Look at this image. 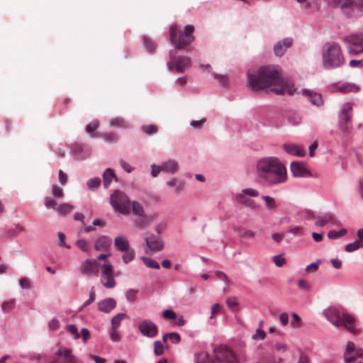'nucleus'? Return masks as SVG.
Instances as JSON below:
<instances>
[{
    "label": "nucleus",
    "instance_id": "obj_11",
    "mask_svg": "<svg viewBox=\"0 0 363 363\" xmlns=\"http://www.w3.org/2000/svg\"><path fill=\"white\" fill-rule=\"evenodd\" d=\"M341 10L347 17L359 16L363 11V0H345Z\"/></svg>",
    "mask_w": 363,
    "mask_h": 363
},
{
    "label": "nucleus",
    "instance_id": "obj_44",
    "mask_svg": "<svg viewBox=\"0 0 363 363\" xmlns=\"http://www.w3.org/2000/svg\"><path fill=\"white\" fill-rule=\"evenodd\" d=\"M15 306V301L14 300H11L8 301H4L1 305V310L5 312H9L11 311Z\"/></svg>",
    "mask_w": 363,
    "mask_h": 363
},
{
    "label": "nucleus",
    "instance_id": "obj_6",
    "mask_svg": "<svg viewBox=\"0 0 363 363\" xmlns=\"http://www.w3.org/2000/svg\"><path fill=\"white\" fill-rule=\"evenodd\" d=\"M213 358L216 363H241L238 354L224 344L213 349Z\"/></svg>",
    "mask_w": 363,
    "mask_h": 363
},
{
    "label": "nucleus",
    "instance_id": "obj_52",
    "mask_svg": "<svg viewBox=\"0 0 363 363\" xmlns=\"http://www.w3.org/2000/svg\"><path fill=\"white\" fill-rule=\"evenodd\" d=\"M52 194L57 199H61L63 196L64 192L62 189L57 185H53L52 187Z\"/></svg>",
    "mask_w": 363,
    "mask_h": 363
},
{
    "label": "nucleus",
    "instance_id": "obj_4",
    "mask_svg": "<svg viewBox=\"0 0 363 363\" xmlns=\"http://www.w3.org/2000/svg\"><path fill=\"white\" fill-rule=\"evenodd\" d=\"M323 66L325 69H334L345 63V58L340 45L335 42L327 43L322 52Z\"/></svg>",
    "mask_w": 363,
    "mask_h": 363
},
{
    "label": "nucleus",
    "instance_id": "obj_25",
    "mask_svg": "<svg viewBox=\"0 0 363 363\" xmlns=\"http://www.w3.org/2000/svg\"><path fill=\"white\" fill-rule=\"evenodd\" d=\"M162 172L166 173L174 174L177 172L178 164L175 160H167L162 164Z\"/></svg>",
    "mask_w": 363,
    "mask_h": 363
},
{
    "label": "nucleus",
    "instance_id": "obj_41",
    "mask_svg": "<svg viewBox=\"0 0 363 363\" xmlns=\"http://www.w3.org/2000/svg\"><path fill=\"white\" fill-rule=\"evenodd\" d=\"M154 353L155 355H162L164 354V345L160 341L154 342Z\"/></svg>",
    "mask_w": 363,
    "mask_h": 363
},
{
    "label": "nucleus",
    "instance_id": "obj_19",
    "mask_svg": "<svg viewBox=\"0 0 363 363\" xmlns=\"http://www.w3.org/2000/svg\"><path fill=\"white\" fill-rule=\"evenodd\" d=\"M116 305V301L113 298H106L97 303L98 310L105 313H109Z\"/></svg>",
    "mask_w": 363,
    "mask_h": 363
},
{
    "label": "nucleus",
    "instance_id": "obj_51",
    "mask_svg": "<svg viewBox=\"0 0 363 363\" xmlns=\"http://www.w3.org/2000/svg\"><path fill=\"white\" fill-rule=\"evenodd\" d=\"M320 262V260H317L316 262L307 265L305 269L306 272L308 273L315 272L318 269Z\"/></svg>",
    "mask_w": 363,
    "mask_h": 363
},
{
    "label": "nucleus",
    "instance_id": "obj_10",
    "mask_svg": "<svg viewBox=\"0 0 363 363\" xmlns=\"http://www.w3.org/2000/svg\"><path fill=\"white\" fill-rule=\"evenodd\" d=\"M177 50H171L169 51V57L172 61L167 62V67L169 70H172L173 66L179 73H183L186 69L191 66V60L189 57L181 56L176 57Z\"/></svg>",
    "mask_w": 363,
    "mask_h": 363
},
{
    "label": "nucleus",
    "instance_id": "obj_17",
    "mask_svg": "<svg viewBox=\"0 0 363 363\" xmlns=\"http://www.w3.org/2000/svg\"><path fill=\"white\" fill-rule=\"evenodd\" d=\"M293 44V39L291 38H285L281 40L277 41L274 47L273 51L276 56H283L288 48H289Z\"/></svg>",
    "mask_w": 363,
    "mask_h": 363
},
{
    "label": "nucleus",
    "instance_id": "obj_54",
    "mask_svg": "<svg viewBox=\"0 0 363 363\" xmlns=\"http://www.w3.org/2000/svg\"><path fill=\"white\" fill-rule=\"evenodd\" d=\"M292 318H294V321L291 323V326L294 328L301 327L302 325V320L299 315L296 313H293Z\"/></svg>",
    "mask_w": 363,
    "mask_h": 363
},
{
    "label": "nucleus",
    "instance_id": "obj_14",
    "mask_svg": "<svg viewBox=\"0 0 363 363\" xmlns=\"http://www.w3.org/2000/svg\"><path fill=\"white\" fill-rule=\"evenodd\" d=\"M77 357L71 350L67 347H60L55 353V357L51 363H77Z\"/></svg>",
    "mask_w": 363,
    "mask_h": 363
},
{
    "label": "nucleus",
    "instance_id": "obj_27",
    "mask_svg": "<svg viewBox=\"0 0 363 363\" xmlns=\"http://www.w3.org/2000/svg\"><path fill=\"white\" fill-rule=\"evenodd\" d=\"M167 185L174 188L177 193H180L184 190L185 183L183 181L177 179H172L167 182Z\"/></svg>",
    "mask_w": 363,
    "mask_h": 363
},
{
    "label": "nucleus",
    "instance_id": "obj_12",
    "mask_svg": "<svg viewBox=\"0 0 363 363\" xmlns=\"http://www.w3.org/2000/svg\"><path fill=\"white\" fill-rule=\"evenodd\" d=\"M101 282L106 289H113L116 286V281L113 274V267L110 264H104L101 267Z\"/></svg>",
    "mask_w": 363,
    "mask_h": 363
},
{
    "label": "nucleus",
    "instance_id": "obj_38",
    "mask_svg": "<svg viewBox=\"0 0 363 363\" xmlns=\"http://www.w3.org/2000/svg\"><path fill=\"white\" fill-rule=\"evenodd\" d=\"M287 121L289 124L297 126L301 123L302 118L298 114H291L289 116Z\"/></svg>",
    "mask_w": 363,
    "mask_h": 363
},
{
    "label": "nucleus",
    "instance_id": "obj_32",
    "mask_svg": "<svg viewBox=\"0 0 363 363\" xmlns=\"http://www.w3.org/2000/svg\"><path fill=\"white\" fill-rule=\"evenodd\" d=\"M127 317V315L124 313H118L116 315L113 316L111 318V328L117 329L120 325L121 321Z\"/></svg>",
    "mask_w": 363,
    "mask_h": 363
},
{
    "label": "nucleus",
    "instance_id": "obj_7",
    "mask_svg": "<svg viewBox=\"0 0 363 363\" xmlns=\"http://www.w3.org/2000/svg\"><path fill=\"white\" fill-rule=\"evenodd\" d=\"M352 105L349 102L345 103L338 114V128L346 137H350L352 133Z\"/></svg>",
    "mask_w": 363,
    "mask_h": 363
},
{
    "label": "nucleus",
    "instance_id": "obj_37",
    "mask_svg": "<svg viewBox=\"0 0 363 363\" xmlns=\"http://www.w3.org/2000/svg\"><path fill=\"white\" fill-rule=\"evenodd\" d=\"M44 203H45V206L48 209H50V208L55 209V210L57 209V207H58L57 201L49 196L45 197Z\"/></svg>",
    "mask_w": 363,
    "mask_h": 363
},
{
    "label": "nucleus",
    "instance_id": "obj_16",
    "mask_svg": "<svg viewBox=\"0 0 363 363\" xmlns=\"http://www.w3.org/2000/svg\"><path fill=\"white\" fill-rule=\"evenodd\" d=\"M291 171L293 176L296 177H309L311 176L305 163L293 162L291 163Z\"/></svg>",
    "mask_w": 363,
    "mask_h": 363
},
{
    "label": "nucleus",
    "instance_id": "obj_24",
    "mask_svg": "<svg viewBox=\"0 0 363 363\" xmlns=\"http://www.w3.org/2000/svg\"><path fill=\"white\" fill-rule=\"evenodd\" d=\"M335 223H336V220H335V217L330 213H327L323 216H319L317 218L315 224L317 226L323 227V226L325 225L327 223H333L334 224Z\"/></svg>",
    "mask_w": 363,
    "mask_h": 363
},
{
    "label": "nucleus",
    "instance_id": "obj_47",
    "mask_svg": "<svg viewBox=\"0 0 363 363\" xmlns=\"http://www.w3.org/2000/svg\"><path fill=\"white\" fill-rule=\"evenodd\" d=\"M99 122L98 120L93 121L90 124L86 125V131L88 133H94L99 127Z\"/></svg>",
    "mask_w": 363,
    "mask_h": 363
},
{
    "label": "nucleus",
    "instance_id": "obj_23",
    "mask_svg": "<svg viewBox=\"0 0 363 363\" xmlns=\"http://www.w3.org/2000/svg\"><path fill=\"white\" fill-rule=\"evenodd\" d=\"M111 245V239L106 235H102L96 239L94 248L97 251L104 250L109 248Z\"/></svg>",
    "mask_w": 363,
    "mask_h": 363
},
{
    "label": "nucleus",
    "instance_id": "obj_29",
    "mask_svg": "<svg viewBox=\"0 0 363 363\" xmlns=\"http://www.w3.org/2000/svg\"><path fill=\"white\" fill-rule=\"evenodd\" d=\"M338 89L340 91L346 92H357L359 90V87L353 83H345L342 84Z\"/></svg>",
    "mask_w": 363,
    "mask_h": 363
},
{
    "label": "nucleus",
    "instance_id": "obj_31",
    "mask_svg": "<svg viewBox=\"0 0 363 363\" xmlns=\"http://www.w3.org/2000/svg\"><path fill=\"white\" fill-rule=\"evenodd\" d=\"M195 360L196 363H211V358L206 352H201L195 354Z\"/></svg>",
    "mask_w": 363,
    "mask_h": 363
},
{
    "label": "nucleus",
    "instance_id": "obj_45",
    "mask_svg": "<svg viewBox=\"0 0 363 363\" xmlns=\"http://www.w3.org/2000/svg\"><path fill=\"white\" fill-rule=\"evenodd\" d=\"M132 207H133V211L135 214H136L138 216H143L144 210H143V207L142 206V205L140 203H138L137 201H133V204H132Z\"/></svg>",
    "mask_w": 363,
    "mask_h": 363
},
{
    "label": "nucleus",
    "instance_id": "obj_42",
    "mask_svg": "<svg viewBox=\"0 0 363 363\" xmlns=\"http://www.w3.org/2000/svg\"><path fill=\"white\" fill-rule=\"evenodd\" d=\"M101 184V179L98 177H94L89 179L87 182V186L89 189L94 190L99 186Z\"/></svg>",
    "mask_w": 363,
    "mask_h": 363
},
{
    "label": "nucleus",
    "instance_id": "obj_20",
    "mask_svg": "<svg viewBox=\"0 0 363 363\" xmlns=\"http://www.w3.org/2000/svg\"><path fill=\"white\" fill-rule=\"evenodd\" d=\"M284 150L289 155L304 157L306 155V150L301 146L294 143H286L283 145Z\"/></svg>",
    "mask_w": 363,
    "mask_h": 363
},
{
    "label": "nucleus",
    "instance_id": "obj_26",
    "mask_svg": "<svg viewBox=\"0 0 363 363\" xmlns=\"http://www.w3.org/2000/svg\"><path fill=\"white\" fill-rule=\"evenodd\" d=\"M113 179H117L113 169L107 168L103 174L104 187L107 189Z\"/></svg>",
    "mask_w": 363,
    "mask_h": 363
},
{
    "label": "nucleus",
    "instance_id": "obj_49",
    "mask_svg": "<svg viewBox=\"0 0 363 363\" xmlns=\"http://www.w3.org/2000/svg\"><path fill=\"white\" fill-rule=\"evenodd\" d=\"M273 261L276 266L280 267L286 263V259L282 255H277L273 257Z\"/></svg>",
    "mask_w": 363,
    "mask_h": 363
},
{
    "label": "nucleus",
    "instance_id": "obj_53",
    "mask_svg": "<svg viewBox=\"0 0 363 363\" xmlns=\"http://www.w3.org/2000/svg\"><path fill=\"white\" fill-rule=\"evenodd\" d=\"M265 336L266 333L262 330V328H257L256 333L252 336V338L254 340H264Z\"/></svg>",
    "mask_w": 363,
    "mask_h": 363
},
{
    "label": "nucleus",
    "instance_id": "obj_43",
    "mask_svg": "<svg viewBox=\"0 0 363 363\" xmlns=\"http://www.w3.org/2000/svg\"><path fill=\"white\" fill-rule=\"evenodd\" d=\"M138 290L130 289L125 294L126 298L130 302H134L137 298Z\"/></svg>",
    "mask_w": 363,
    "mask_h": 363
},
{
    "label": "nucleus",
    "instance_id": "obj_48",
    "mask_svg": "<svg viewBox=\"0 0 363 363\" xmlns=\"http://www.w3.org/2000/svg\"><path fill=\"white\" fill-rule=\"evenodd\" d=\"M359 247H360L359 242L356 240L353 242L346 245L345 249V251H347L348 252H354V251L357 250V249H359Z\"/></svg>",
    "mask_w": 363,
    "mask_h": 363
},
{
    "label": "nucleus",
    "instance_id": "obj_28",
    "mask_svg": "<svg viewBox=\"0 0 363 363\" xmlns=\"http://www.w3.org/2000/svg\"><path fill=\"white\" fill-rule=\"evenodd\" d=\"M74 208V206L71 203H64L58 206L57 211L60 216H64L70 213Z\"/></svg>",
    "mask_w": 363,
    "mask_h": 363
},
{
    "label": "nucleus",
    "instance_id": "obj_30",
    "mask_svg": "<svg viewBox=\"0 0 363 363\" xmlns=\"http://www.w3.org/2000/svg\"><path fill=\"white\" fill-rule=\"evenodd\" d=\"M111 126L122 128H129V124L124 121L123 118L120 117L113 118L110 121L109 123Z\"/></svg>",
    "mask_w": 363,
    "mask_h": 363
},
{
    "label": "nucleus",
    "instance_id": "obj_61",
    "mask_svg": "<svg viewBox=\"0 0 363 363\" xmlns=\"http://www.w3.org/2000/svg\"><path fill=\"white\" fill-rule=\"evenodd\" d=\"M143 43H144V45L145 47L146 48V49L148 50V51H152L155 50V46L153 43V42H152L149 38H147V37H145L143 38Z\"/></svg>",
    "mask_w": 363,
    "mask_h": 363
},
{
    "label": "nucleus",
    "instance_id": "obj_8",
    "mask_svg": "<svg viewBox=\"0 0 363 363\" xmlns=\"http://www.w3.org/2000/svg\"><path fill=\"white\" fill-rule=\"evenodd\" d=\"M349 54L358 55L363 52V33H352L341 38Z\"/></svg>",
    "mask_w": 363,
    "mask_h": 363
},
{
    "label": "nucleus",
    "instance_id": "obj_34",
    "mask_svg": "<svg viewBox=\"0 0 363 363\" xmlns=\"http://www.w3.org/2000/svg\"><path fill=\"white\" fill-rule=\"evenodd\" d=\"M122 255V260L125 264H128L134 259L135 257V252L133 249H128V251L124 252Z\"/></svg>",
    "mask_w": 363,
    "mask_h": 363
},
{
    "label": "nucleus",
    "instance_id": "obj_55",
    "mask_svg": "<svg viewBox=\"0 0 363 363\" xmlns=\"http://www.w3.org/2000/svg\"><path fill=\"white\" fill-rule=\"evenodd\" d=\"M101 136L108 143H114L118 140L117 136L112 133H104Z\"/></svg>",
    "mask_w": 363,
    "mask_h": 363
},
{
    "label": "nucleus",
    "instance_id": "obj_18",
    "mask_svg": "<svg viewBox=\"0 0 363 363\" xmlns=\"http://www.w3.org/2000/svg\"><path fill=\"white\" fill-rule=\"evenodd\" d=\"M81 272L89 277L98 276V267L96 260L86 259L81 267Z\"/></svg>",
    "mask_w": 363,
    "mask_h": 363
},
{
    "label": "nucleus",
    "instance_id": "obj_22",
    "mask_svg": "<svg viewBox=\"0 0 363 363\" xmlns=\"http://www.w3.org/2000/svg\"><path fill=\"white\" fill-rule=\"evenodd\" d=\"M114 246L120 252H125L130 248V243L125 235L116 236L114 239Z\"/></svg>",
    "mask_w": 363,
    "mask_h": 363
},
{
    "label": "nucleus",
    "instance_id": "obj_62",
    "mask_svg": "<svg viewBox=\"0 0 363 363\" xmlns=\"http://www.w3.org/2000/svg\"><path fill=\"white\" fill-rule=\"evenodd\" d=\"M298 286L300 289L306 291H309L311 289V286L309 283L306 280L303 279H301L298 281Z\"/></svg>",
    "mask_w": 363,
    "mask_h": 363
},
{
    "label": "nucleus",
    "instance_id": "obj_21",
    "mask_svg": "<svg viewBox=\"0 0 363 363\" xmlns=\"http://www.w3.org/2000/svg\"><path fill=\"white\" fill-rule=\"evenodd\" d=\"M302 91L303 94L308 97V100L312 104L317 106H320L323 104V100L321 94L306 89H303Z\"/></svg>",
    "mask_w": 363,
    "mask_h": 363
},
{
    "label": "nucleus",
    "instance_id": "obj_15",
    "mask_svg": "<svg viewBox=\"0 0 363 363\" xmlns=\"http://www.w3.org/2000/svg\"><path fill=\"white\" fill-rule=\"evenodd\" d=\"M138 328L141 334L147 337H154L158 333L157 325L147 319L140 321Z\"/></svg>",
    "mask_w": 363,
    "mask_h": 363
},
{
    "label": "nucleus",
    "instance_id": "obj_40",
    "mask_svg": "<svg viewBox=\"0 0 363 363\" xmlns=\"http://www.w3.org/2000/svg\"><path fill=\"white\" fill-rule=\"evenodd\" d=\"M135 225L139 228L143 229L150 225V221L147 217H142L135 221Z\"/></svg>",
    "mask_w": 363,
    "mask_h": 363
},
{
    "label": "nucleus",
    "instance_id": "obj_2",
    "mask_svg": "<svg viewBox=\"0 0 363 363\" xmlns=\"http://www.w3.org/2000/svg\"><path fill=\"white\" fill-rule=\"evenodd\" d=\"M258 177L270 184H281L287 179L286 169L277 157L260 159L257 164Z\"/></svg>",
    "mask_w": 363,
    "mask_h": 363
},
{
    "label": "nucleus",
    "instance_id": "obj_5",
    "mask_svg": "<svg viewBox=\"0 0 363 363\" xmlns=\"http://www.w3.org/2000/svg\"><path fill=\"white\" fill-rule=\"evenodd\" d=\"M194 27L192 25H186L184 30L180 33L177 39V26L173 24L169 27V40L174 45V50H179L191 43L194 40L193 34Z\"/></svg>",
    "mask_w": 363,
    "mask_h": 363
},
{
    "label": "nucleus",
    "instance_id": "obj_9",
    "mask_svg": "<svg viewBox=\"0 0 363 363\" xmlns=\"http://www.w3.org/2000/svg\"><path fill=\"white\" fill-rule=\"evenodd\" d=\"M110 203L115 211L125 214L129 211L130 199L123 191L116 190L110 196Z\"/></svg>",
    "mask_w": 363,
    "mask_h": 363
},
{
    "label": "nucleus",
    "instance_id": "obj_59",
    "mask_svg": "<svg viewBox=\"0 0 363 363\" xmlns=\"http://www.w3.org/2000/svg\"><path fill=\"white\" fill-rule=\"evenodd\" d=\"M95 298H96L95 291H94V288H92L91 289V291H89V298L84 303V304L82 305V307L83 308L86 307L87 306L91 304L92 302H94Z\"/></svg>",
    "mask_w": 363,
    "mask_h": 363
},
{
    "label": "nucleus",
    "instance_id": "obj_35",
    "mask_svg": "<svg viewBox=\"0 0 363 363\" xmlns=\"http://www.w3.org/2000/svg\"><path fill=\"white\" fill-rule=\"evenodd\" d=\"M142 260L143 261L144 264L149 268L156 269H160L159 263L156 260H155L152 258L147 257H143Z\"/></svg>",
    "mask_w": 363,
    "mask_h": 363
},
{
    "label": "nucleus",
    "instance_id": "obj_50",
    "mask_svg": "<svg viewBox=\"0 0 363 363\" xmlns=\"http://www.w3.org/2000/svg\"><path fill=\"white\" fill-rule=\"evenodd\" d=\"M19 285L23 289H29L31 286L30 281L27 277H21L19 279Z\"/></svg>",
    "mask_w": 363,
    "mask_h": 363
},
{
    "label": "nucleus",
    "instance_id": "obj_57",
    "mask_svg": "<svg viewBox=\"0 0 363 363\" xmlns=\"http://www.w3.org/2000/svg\"><path fill=\"white\" fill-rule=\"evenodd\" d=\"M66 330L69 333L74 335V339H78L79 337V334L78 333L77 328L74 325H69L66 327Z\"/></svg>",
    "mask_w": 363,
    "mask_h": 363
},
{
    "label": "nucleus",
    "instance_id": "obj_1",
    "mask_svg": "<svg viewBox=\"0 0 363 363\" xmlns=\"http://www.w3.org/2000/svg\"><path fill=\"white\" fill-rule=\"evenodd\" d=\"M248 85L252 90H261L274 86L271 91L277 95H293L296 89L292 83L281 77V69L278 65L260 67L257 74H247Z\"/></svg>",
    "mask_w": 363,
    "mask_h": 363
},
{
    "label": "nucleus",
    "instance_id": "obj_60",
    "mask_svg": "<svg viewBox=\"0 0 363 363\" xmlns=\"http://www.w3.org/2000/svg\"><path fill=\"white\" fill-rule=\"evenodd\" d=\"M162 315L164 318L169 320H173L177 318L176 313L171 309L164 311Z\"/></svg>",
    "mask_w": 363,
    "mask_h": 363
},
{
    "label": "nucleus",
    "instance_id": "obj_36",
    "mask_svg": "<svg viewBox=\"0 0 363 363\" xmlns=\"http://www.w3.org/2000/svg\"><path fill=\"white\" fill-rule=\"evenodd\" d=\"M346 233H347V230L345 228H342V229L340 230L339 231L330 230L328 233V238L329 239H337V238L344 236Z\"/></svg>",
    "mask_w": 363,
    "mask_h": 363
},
{
    "label": "nucleus",
    "instance_id": "obj_39",
    "mask_svg": "<svg viewBox=\"0 0 363 363\" xmlns=\"http://www.w3.org/2000/svg\"><path fill=\"white\" fill-rule=\"evenodd\" d=\"M142 130L144 133L148 135L155 134L158 130L157 127L153 124L144 125L142 127Z\"/></svg>",
    "mask_w": 363,
    "mask_h": 363
},
{
    "label": "nucleus",
    "instance_id": "obj_56",
    "mask_svg": "<svg viewBox=\"0 0 363 363\" xmlns=\"http://www.w3.org/2000/svg\"><path fill=\"white\" fill-rule=\"evenodd\" d=\"M76 245L82 251H84V252H88L89 251L88 244H87V242L85 240H84V239H79L76 242Z\"/></svg>",
    "mask_w": 363,
    "mask_h": 363
},
{
    "label": "nucleus",
    "instance_id": "obj_33",
    "mask_svg": "<svg viewBox=\"0 0 363 363\" xmlns=\"http://www.w3.org/2000/svg\"><path fill=\"white\" fill-rule=\"evenodd\" d=\"M262 199L265 201L266 207L269 210H275L277 207L275 199L267 195H264Z\"/></svg>",
    "mask_w": 363,
    "mask_h": 363
},
{
    "label": "nucleus",
    "instance_id": "obj_64",
    "mask_svg": "<svg viewBox=\"0 0 363 363\" xmlns=\"http://www.w3.org/2000/svg\"><path fill=\"white\" fill-rule=\"evenodd\" d=\"M117 329L116 328H112L110 330V337H111V339L113 342H118L121 339V335L120 334L117 332L116 330Z\"/></svg>",
    "mask_w": 363,
    "mask_h": 363
},
{
    "label": "nucleus",
    "instance_id": "obj_3",
    "mask_svg": "<svg viewBox=\"0 0 363 363\" xmlns=\"http://www.w3.org/2000/svg\"><path fill=\"white\" fill-rule=\"evenodd\" d=\"M323 314L337 328L344 326L348 331L355 333L354 317L346 313L343 309L335 306H330L323 311Z\"/></svg>",
    "mask_w": 363,
    "mask_h": 363
},
{
    "label": "nucleus",
    "instance_id": "obj_58",
    "mask_svg": "<svg viewBox=\"0 0 363 363\" xmlns=\"http://www.w3.org/2000/svg\"><path fill=\"white\" fill-rule=\"evenodd\" d=\"M151 176L152 177H157L160 172H162V165L152 164L151 167Z\"/></svg>",
    "mask_w": 363,
    "mask_h": 363
},
{
    "label": "nucleus",
    "instance_id": "obj_63",
    "mask_svg": "<svg viewBox=\"0 0 363 363\" xmlns=\"http://www.w3.org/2000/svg\"><path fill=\"white\" fill-rule=\"evenodd\" d=\"M119 164H120V166L121 167V168L126 172L130 173L133 171V168L131 167L130 164L128 163L127 162H125V160H123L122 159L120 160Z\"/></svg>",
    "mask_w": 363,
    "mask_h": 363
},
{
    "label": "nucleus",
    "instance_id": "obj_46",
    "mask_svg": "<svg viewBox=\"0 0 363 363\" xmlns=\"http://www.w3.org/2000/svg\"><path fill=\"white\" fill-rule=\"evenodd\" d=\"M236 200L245 206H252V201L250 199H247L245 195L240 194L236 196Z\"/></svg>",
    "mask_w": 363,
    "mask_h": 363
},
{
    "label": "nucleus",
    "instance_id": "obj_13",
    "mask_svg": "<svg viewBox=\"0 0 363 363\" xmlns=\"http://www.w3.org/2000/svg\"><path fill=\"white\" fill-rule=\"evenodd\" d=\"M144 239L148 248L147 252L150 253L160 252L164 247V243L161 238L156 236L151 233H145L144 235Z\"/></svg>",
    "mask_w": 363,
    "mask_h": 363
}]
</instances>
